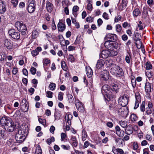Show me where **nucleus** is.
Returning a JSON list of instances; mask_svg holds the SVG:
<instances>
[{"label":"nucleus","instance_id":"4468645a","mask_svg":"<svg viewBox=\"0 0 154 154\" xmlns=\"http://www.w3.org/2000/svg\"><path fill=\"white\" fill-rule=\"evenodd\" d=\"M100 58L105 59L108 57H109V50H103L100 55Z\"/></svg>","mask_w":154,"mask_h":154},{"label":"nucleus","instance_id":"69168bd1","mask_svg":"<svg viewBox=\"0 0 154 154\" xmlns=\"http://www.w3.org/2000/svg\"><path fill=\"white\" fill-rule=\"evenodd\" d=\"M55 130V128L54 126L52 125L51 126L50 129V131L51 133L54 134V131Z\"/></svg>","mask_w":154,"mask_h":154},{"label":"nucleus","instance_id":"2eb2a0df","mask_svg":"<svg viewBox=\"0 0 154 154\" xmlns=\"http://www.w3.org/2000/svg\"><path fill=\"white\" fill-rule=\"evenodd\" d=\"M5 2L3 1H0V13L4 14L6 11Z\"/></svg>","mask_w":154,"mask_h":154},{"label":"nucleus","instance_id":"4c0bfd02","mask_svg":"<svg viewBox=\"0 0 154 154\" xmlns=\"http://www.w3.org/2000/svg\"><path fill=\"white\" fill-rule=\"evenodd\" d=\"M61 64L62 69L64 71H67L68 70V67L65 62L64 61H61Z\"/></svg>","mask_w":154,"mask_h":154},{"label":"nucleus","instance_id":"13d9d810","mask_svg":"<svg viewBox=\"0 0 154 154\" xmlns=\"http://www.w3.org/2000/svg\"><path fill=\"white\" fill-rule=\"evenodd\" d=\"M31 54L32 55L33 57H34L35 56H36L38 54V51L36 50H33L31 51Z\"/></svg>","mask_w":154,"mask_h":154},{"label":"nucleus","instance_id":"5701e85b","mask_svg":"<svg viewBox=\"0 0 154 154\" xmlns=\"http://www.w3.org/2000/svg\"><path fill=\"white\" fill-rule=\"evenodd\" d=\"M110 88L111 89V92H115L117 93L119 90L118 85L114 83L110 85Z\"/></svg>","mask_w":154,"mask_h":154},{"label":"nucleus","instance_id":"f8f14e48","mask_svg":"<svg viewBox=\"0 0 154 154\" xmlns=\"http://www.w3.org/2000/svg\"><path fill=\"white\" fill-rule=\"evenodd\" d=\"M120 100H121V105L122 107H125L128 103V98L126 96H122L120 98Z\"/></svg>","mask_w":154,"mask_h":154},{"label":"nucleus","instance_id":"b1692460","mask_svg":"<svg viewBox=\"0 0 154 154\" xmlns=\"http://www.w3.org/2000/svg\"><path fill=\"white\" fill-rule=\"evenodd\" d=\"M134 40L136 42L139 41L140 44H142V42L140 38L141 37L140 33L138 32H134Z\"/></svg>","mask_w":154,"mask_h":154},{"label":"nucleus","instance_id":"423d86ee","mask_svg":"<svg viewBox=\"0 0 154 154\" xmlns=\"http://www.w3.org/2000/svg\"><path fill=\"white\" fill-rule=\"evenodd\" d=\"M109 73L107 70H103L102 71L100 77L101 79L103 81H106L109 78Z\"/></svg>","mask_w":154,"mask_h":154},{"label":"nucleus","instance_id":"0eeeda50","mask_svg":"<svg viewBox=\"0 0 154 154\" xmlns=\"http://www.w3.org/2000/svg\"><path fill=\"white\" fill-rule=\"evenodd\" d=\"M105 39L110 41H116L117 40V36L114 34L108 33L106 35Z\"/></svg>","mask_w":154,"mask_h":154},{"label":"nucleus","instance_id":"39448f33","mask_svg":"<svg viewBox=\"0 0 154 154\" xmlns=\"http://www.w3.org/2000/svg\"><path fill=\"white\" fill-rule=\"evenodd\" d=\"M5 126H4L5 130L9 132H13L15 127L16 125L14 122L11 120V121H8Z\"/></svg>","mask_w":154,"mask_h":154},{"label":"nucleus","instance_id":"79ce46f5","mask_svg":"<svg viewBox=\"0 0 154 154\" xmlns=\"http://www.w3.org/2000/svg\"><path fill=\"white\" fill-rule=\"evenodd\" d=\"M115 140L116 143L118 144L119 145L122 144L123 142L124 141L123 139L120 138H116L115 137Z\"/></svg>","mask_w":154,"mask_h":154},{"label":"nucleus","instance_id":"393cba45","mask_svg":"<svg viewBox=\"0 0 154 154\" xmlns=\"http://www.w3.org/2000/svg\"><path fill=\"white\" fill-rule=\"evenodd\" d=\"M116 73H115L114 75L116 77L121 78L124 75V73L122 68L119 69L116 71Z\"/></svg>","mask_w":154,"mask_h":154},{"label":"nucleus","instance_id":"a878e982","mask_svg":"<svg viewBox=\"0 0 154 154\" xmlns=\"http://www.w3.org/2000/svg\"><path fill=\"white\" fill-rule=\"evenodd\" d=\"M127 0H122V2L121 5L119 6L118 8L120 10H122L124 8H125L127 4Z\"/></svg>","mask_w":154,"mask_h":154},{"label":"nucleus","instance_id":"e2e57ef3","mask_svg":"<svg viewBox=\"0 0 154 154\" xmlns=\"http://www.w3.org/2000/svg\"><path fill=\"white\" fill-rule=\"evenodd\" d=\"M66 134L64 133H62L61 134V140L63 141L66 138Z\"/></svg>","mask_w":154,"mask_h":154},{"label":"nucleus","instance_id":"09e8293b","mask_svg":"<svg viewBox=\"0 0 154 154\" xmlns=\"http://www.w3.org/2000/svg\"><path fill=\"white\" fill-rule=\"evenodd\" d=\"M145 101H143L140 106V108L142 112H143L145 111Z\"/></svg>","mask_w":154,"mask_h":154},{"label":"nucleus","instance_id":"f03ea898","mask_svg":"<svg viewBox=\"0 0 154 154\" xmlns=\"http://www.w3.org/2000/svg\"><path fill=\"white\" fill-rule=\"evenodd\" d=\"M104 46L108 50L116 49L120 45L116 41H106L104 44Z\"/></svg>","mask_w":154,"mask_h":154},{"label":"nucleus","instance_id":"c85d7f7f","mask_svg":"<svg viewBox=\"0 0 154 154\" xmlns=\"http://www.w3.org/2000/svg\"><path fill=\"white\" fill-rule=\"evenodd\" d=\"M75 106L79 112H82L84 111V108L82 103H78V104Z\"/></svg>","mask_w":154,"mask_h":154},{"label":"nucleus","instance_id":"864d4df0","mask_svg":"<svg viewBox=\"0 0 154 154\" xmlns=\"http://www.w3.org/2000/svg\"><path fill=\"white\" fill-rule=\"evenodd\" d=\"M131 121L133 122L136 121L137 118V116L134 114H133L131 115Z\"/></svg>","mask_w":154,"mask_h":154},{"label":"nucleus","instance_id":"7ed1b4c3","mask_svg":"<svg viewBox=\"0 0 154 154\" xmlns=\"http://www.w3.org/2000/svg\"><path fill=\"white\" fill-rule=\"evenodd\" d=\"M15 25L17 30L21 33L22 35H25L27 31V28L25 25L19 21L16 22Z\"/></svg>","mask_w":154,"mask_h":154},{"label":"nucleus","instance_id":"c9c22d12","mask_svg":"<svg viewBox=\"0 0 154 154\" xmlns=\"http://www.w3.org/2000/svg\"><path fill=\"white\" fill-rule=\"evenodd\" d=\"M87 137V132L85 130L83 129L82 132V140L83 141L86 140Z\"/></svg>","mask_w":154,"mask_h":154},{"label":"nucleus","instance_id":"4be33fe9","mask_svg":"<svg viewBox=\"0 0 154 154\" xmlns=\"http://www.w3.org/2000/svg\"><path fill=\"white\" fill-rule=\"evenodd\" d=\"M86 73L87 76L88 78H91L92 77L93 74L92 70L89 66L86 67Z\"/></svg>","mask_w":154,"mask_h":154},{"label":"nucleus","instance_id":"49530a36","mask_svg":"<svg viewBox=\"0 0 154 154\" xmlns=\"http://www.w3.org/2000/svg\"><path fill=\"white\" fill-rule=\"evenodd\" d=\"M49 87L50 90L53 91L55 89L56 84L54 83H51L50 84Z\"/></svg>","mask_w":154,"mask_h":154},{"label":"nucleus","instance_id":"338daca9","mask_svg":"<svg viewBox=\"0 0 154 154\" xmlns=\"http://www.w3.org/2000/svg\"><path fill=\"white\" fill-rule=\"evenodd\" d=\"M25 6V3L23 2H21L19 3V6L20 8H24Z\"/></svg>","mask_w":154,"mask_h":154},{"label":"nucleus","instance_id":"a19ab883","mask_svg":"<svg viewBox=\"0 0 154 154\" xmlns=\"http://www.w3.org/2000/svg\"><path fill=\"white\" fill-rule=\"evenodd\" d=\"M5 130H0V140H1L2 139H4L5 137Z\"/></svg>","mask_w":154,"mask_h":154},{"label":"nucleus","instance_id":"58836bf2","mask_svg":"<svg viewBox=\"0 0 154 154\" xmlns=\"http://www.w3.org/2000/svg\"><path fill=\"white\" fill-rule=\"evenodd\" d=\"M54 116L55 117V120L59 119L61 117L60 112L55 111L54 113Z\"/></svg>","mask_w":154,"mask_h":154},{"label":"nucleus","instance_id":"f257e3e1","mask_svg":"<svg viewBox=\"0 0 154 154\" xmlns=\"http://www.w3.org/2000/svg\"><path fill=\"white\" fill-rule=\"evenodd\" d=\"M28 129L27 127L24 126L22 129H19L16 133L15 138L16 140L19 143H22L26 138L28 134Z\"/></svg>","mask_w":154,"mask_h":154},{"label":"nucleus","instance_id":"6e6d98bb","mask_svg":"<svg viewBox=\"0 0 154 154\" xmlns=\"http://www.w3.org/2000/svg\"><path fill=\"white\" fill-rule=\"evenodd\" d=\"M30 71L32 74L34 75L36 73V69L35 68L32 67L30 69Z\"/></svg>","mask_w":154,"mask_h":154},{"label":"nucleus","instance_id":"1a4fd4ad","mask_svg":"<svg viewBox=\"0 0 154 154\" xmlns=\"http://www.w3.org/2000/svg\"><path fill=\"white\" fill-rule=\"evenodd\" d=\"M112 92H110L109 94H106L104 95V97L105 101L107 103V101L109 102L113 100L114 96L112 94Z\"/></svg>","mask_w":154,"mask_h":154},{"label":"nucleus","instance_id":"f704fd0d","mask_svg":"<svg viewBox=\"0 0 154 154\" xmlns=\"http://www.w3.org/2000/svg\"><path fill=\"white\" fill-rule=\"evenodd\" d=\"M28 6L36 7V2L35 0H28L27 2Z\"/></svg>","mask_w":154,"mask_h":154},{"label":"nucleus","instance_id":"dca6fc26","mask_svg":"<svg viewBox=\"0 0 154 154\" xmlns=\"http://www.w3.org/2000/svg\"><path fill=\"white\" fill-rule=\"evenodd\" d=\"M109 109L110 110H113L114 109H118V107L117 105H119L118 104H116V101L115 100H112L109 103Z\"/></svg>","mask_w":154,"mask_h":154},{"label":"nucleus","instance_id":"a18cd8bd","mask_svg":"<svg viewBox=\"0 0 154 154\" xmlns=\"http://www.w3.org/2000/svg\"><path fill=\"white\" fill-rule=\"evenodd\" d=\"M153 72H152L151 71H148L146 72V75L148 78H150L152 76L154 75Z\"/></svg>","mask_w":154,"mask_h":154},{"label":"nucleus","instance_id":"c756f323","mask_svg":"<svg viewBox=\"0 0 154 154\" xmlns=\"http://www.w3.org/2000/svg\"><path fill=\"white\" fill-rule=\"evenodd\" d=\"M106 63L112 68L116 65L114 61L112 60V59H108L106 60Z\"/></svg>","mask_w":154,"mask_h":154},{"label":"nucleus","instance_id":"4d7b16f0","mask_svg":"<svg viewBox=\"0 0 154 154\" xmlns=\"http://www.w3.org/2000/svg\"><path fill=\"white\" fill-rule=\"evenodd\" d=\"M122 19V17L120 15H118L115 18L114 21L115 22H118L119 21H121Z\"/></svg>","mask_w":154,"mask_h":154},{"label":"nucleus","instance_id":"f3484780","mask_svg":"<svg viewBox=\"0 0 154 154\" xmlns=\"http://www.w3.org/2000/svg\"><path fill=\"white\" fill-rule=\"evenodd\" d=\"M133 127L130 124L128 125L125 129V134L128 135L132 134L133 133Z\"/></svg>","mask_w":154,"mask_h":154},{"label":"nucleus","instance_id":"e433bc0d","mask_svg":"<svg viewBox=\"0 0 154 154\" xmlns=\"http://www.w3.org/2000/svg\"><path fill=\"white\" fill-rule=\"evenodd\" d=\"M68 97V101L69 103H73L74 99L72 95L70 94L67 95Z\"/></svg>","mask_w":154,"mask_h":154},{"label":"nucleus","instance_id":"7c9ffc66","mask_svg":"<svg viewBox=\"0 0 154 154\" xmlns=\"http://www.w3.org/2000/svg\"><path fill=\"white\" fill-rule=\"evenodd\" d=\"M109 57H113L116 56L118 54V52L114 49L109 50Z\"/></svg>","mask_w":154,"mask_h":154},{"label":"nucleus","instance_id":"2f4dec72","mask_svg":"<svg viewBox=\"0 0 154 154\" xmlns=\"http://www.w3.org/2000/svg\"><path fill=\"white\" fill-rule=\"evenodd\" d=\"M140 14V11L139 9L137 8L135 9L133 12V15L134 18L137 17Z\"/></svg>","mask_w":154,"mask_h":154},{"label":"nucleus","instance_id":"c03bdc74","mask_svg":"<svg viewBox=\"0 0 154 154\" xmlns=\"http://www.w3.org/2000/svg\"><path fill=\"white\" fill-rule=\"evenodd\" d=\"M115 148L114 147H113V149H112V151L113 152L115 153V154H116V153L115 152H114V151L116 150V151L117 152H118V153H119L120 154H123V153H124V151H123V150L122 149H115V150H114V149H113V148Z\"/></svg>","mask_w":154,"mask_h":154},{"label":"nucleus","instance_id":"9b49d317","mask_svg":"<svg viewBox=\"0 0 154 154\" xmlns=\"http://www.w3.org/2000/svg\"><path fill=\"white\" fill-rule=\"evenodd\" d=\"M11 119L9 118L6 116L3 117L1 118L0 117V123L2 126H5L8 121H11Z\"/></svg>","mask_w":154,"mask_h":154},{"label":"nucleus","instance_id":"72a5a7b5","mask_svg":"<svg viewBox=\"0 0 154 154\" xmlns=\"http://www.w3.org/2000/svg\"><path fill=\"white\" fill-rule=\"evenodd\" d=\"M131 81L133 87L134 88L135 87L136 85V81L135 77L133 75H131Z\"/></svg>","mask_w":154,"mask_h":154},{"label":"nucleus","instance_id":"5fc2aeb1","mask_svg":"<svg viewBox=\"0 0 154 154\" xmlns=\"http://www.w3.org/2000/svg\"><path fill=\"white\" fill-rule=\"evenodd\" d=\"M11 2L14 7H16L18 5V0H11Z\"/></svg>","mask_w":154,"mask_h":154},{"label":"nucleus","instance_id":"6e6552de","mask_svg":"<svg viewBox=\"0 0 154 154\" xmlns=\"http://www.w3.org/2000/svg\"><path fill=\"white\" fill-rule=\"evenodd\" d=\"M101 92L103 95L109 94L111 92L110 87L107 85H104L102 87Z\"/></svg>","mask_w":154,"mask_h":154},{"label":"nucleus","instance_id":"774afa93","mask_svg":"<svg viewBox=\"0 0 154 154\" xmlns=\"http://www.w3.org/2000/svg\"><path fill=\"white\" fill-rule=\"evenodd\" d=\"M86 21L88 22H92L93 21V18L91 17H89L86 18Z\"/></svg>","mask_w":154,"mask_h":154},{"label":"nucleus","instance_id":"aec40b11","mask_svg":"<svg viewBox=\"0 0 154 154\" xmlns=\"http://www.w3.org/2000/svg\"><path fill=\"white\" fill-rule=\"evenodd\" d=\"M72 116L71 114H66L65 117V119L66 122V124L69 125H71V120L72 119Z\"/></svg>","mask_w":154,"mask_h":154},{"label":"nucleus","instance_id":"37998d69","mask_svg":"<svg viewBox=\"0 0 154 154\" xmlns=\"http://www.w3.org/2000/svg\"><path fill=\"white\" fill-rule=\"evenodd\" d=\"M119 124L123 128H125L127 127V123L124 121H121L119 122Z\"/></svg>","mask_w":154,"mask_h":154},{"label":"nucleus","instance_id":"bb28decb","mask_svg":"<svg viewBox=\"0 0 154 154\" xmlns=\"http://www.w3.org/2000/svg\"><path fill=\"white\" fill-rule=\"evenodd\" d=\"M7 56L5 54L3 53H0V61L2 63L6 61Z\"/></svg>","mask_w":154,"mask_h":154},{"label":"nucleus","instance_id":"de8ad7c7","mask_svg":"<svg viewBox=\"0 0 154 154\" xmlns=\"http://www.w3.org/2000/svg\"><path fill=\"white\" fill-rule=\"evenodd\" d=\"M38 35V32L36 30L33 31L32 32V37L33 38H35Z\"/></svg>","mask_w":154,"mask_h":154},{"label":"nucleus","instance_id":"473e14b6","mask_svg":"<svg viewBox=\"0 0 154 154\" xmlns=\"http://www.w3.org/2000/svg\"><path fill=\"white\" fill-rule=\"evenodd\" d=\"M27 9L28 12L30 14L33 13L36 9L35 7L27 6Z\"/></svg>","mask_w":154,"mask_h":154},{"label":"nucleus","instance_id":"a211bd4d","mask_svg":"<svg viewBox=\"0 0 154 154\" xmlns=\"http://www.w3.org/2000/svg\"><path fill=\"white\" fill-rule=\"evenodd\" d=\"M105 62L104 60L100 59L98 60L97 63L96 65V69H99L103 66Z\"/></svg>","mask_w":154,"mask_h":154},{"label":"nucleus","instance_id":"680f3d73","mask_svg":"<svg viewBox=\"0 0 154 154\" xmlns=\"http://www.w3.org/2000/svg\"><path fill=\"white\" fill-rule=\"evenodd\" d=\"M69 60L71 62H74V61L75 59L72 55L70 54L69 55Z\"/></svg>","mask_w":154,"mask_h":154},{"label":"nucleus","instance_id":"9d476101","mask_svg":"<svg viewBox=\"0 0 154 154\" xmlns=\"http://www.w3.org/2000/svg\"><path fill=\"white\" fill-rule=\"evenodd\" d=\"M152 84L148 82L146 83L145 86V91L147 95H150L151 92Z\"/></svg>","mask_w":154,"mask_h":154},{"label":"nucleus","instance_id":"ea45409f","mask_svg":"<svg viewBox=\"0 0 154 154\" xmlns=\"http://www.w3.org/2000/svg\"><path fill=\"white\" fill-rule=\"evenodd\" d=\"M146 70H149L152 68V65L149 61H148L146 63Z\"/></svg>","mask_w":154,"mask_h":154},{"label":"nucleus","instance_id":"20e7f679","mask_svg":"<svg viewBox=\"0 0 154 154\" xmlns=\"http://www.w3.org/2000/svg\"><path fill=\"white\" fill-rule=\"evenodd\" d=\"M8 33L9 36L14 39L18 40L20 38V32L14 29H9Z\"/></svg>","mask_w":154,"mask_h":154},{"label":"nucleus","instance_id":"8fccbe9b","mask_svg":"<svg viewBox=\"0 0 154 154\" xmlns=\"http://www.w3.org/2000/svg\"><path fill=\"white\" fill-rule=\"evenodd\" d=\"M122 26L120 24H117L116 26V31L118 32H120L122 30Z\"/></svg>","mask_w":154,"mask_h":154},{"label":"nucleus","instance_id":"0e129e2a","mask_svg":"<svg viewBox=\"0 0 154 154\" xmlns=\"http://www.w3.org/2000/svg\"><path fill=\"white\" fill-rule=\"evenodd\" d=\"M43 62L44 65L47 66L48 64L50 63V60L47 59H46Z\"/></svg>","mask_w":154,"mask_h":154},{"label":"nucleus","instance_id":"bf43d9fd","mask_svg":"<svg viewBox=\"0 0 154 154\" xmlns=\"http://www.w3.org/2000/svg\"><path fill=\"white\" fill-rule=\"evenodd\" d=\"M120 132L119 133L118 132H116V134L120 137H123L125 133L124 131L123 130H121Z\"/></svg>","mask_w":154,"mask_h":154},{"label":"nucleus","instance_id":"cd10ccee","mask_svg":"<svg viewBox=\"0 0 154 154\" xmlns=\"http://www.w3.org/2000/svg\"><path fill=\"white\" fill-rule=\"evenodd\" d=\"M120 68L119 66L116 65L111 68L110 72L112 74L114 75L115 73H116V71Z\"/></svg>","mask_w":154,"mask_h":154},{"label":"nucleus","instance_id":"ddd939ff","mask_svg":"<svg viewBox=\"0 0 154 154\" xmlns=\"http://www.w3.org/2000/svg\"><path fill=\"white\" fill-rule=\"evenodd\" d=\"M5 46L8 49H11L13 48V43L10 40L6 39L4 43Z\"/></svg>","mask_w":154,"mask_h":154},{"label":"nucleus","instance_id":"412c9836","mask_svg":"<svg viewBox=\"0 0 154 154\" xmlns=\"http://www.w3.org/2000/svg\"><path fill=\"white\" fill-rule=\"evenodd\" d=\"M57 27L59 31L63 32L65 29V25L62 22H59L57 24Z\"/></svg>","mask_w":154,"mask_h":154},{"label":"nucleus","instance_id":"3c124183","mask_svg":"<svg viewBox=\"0 0 154 154\" xmlns=\"http://www.w3.org/2000/svg\"><path fill=\"white\" fill-rule=\"evenodd\" d=\"M53 93L50 91L46 92V96L48 98H52L53 97Z\"/></svg>","mask_w":154,"mask_h":154},{"label":"nucleus","instance_id":"603ef678","mask_svg":"<svg viewBox=\"0 0 154 154\" xmlns=\"http://www.w3.org/2000/svg\"><path fill=\"white\" fill-rule=\"evenodd\" d=\"M64 94L61 92H59L58 94V99L59 100L62 101L63 99V95Z\"/></svg>","mask_w":154,"mask_h":154},{"label":"nucleus","instance_id":"052dcab7","mask_svg":"<svg viewBox=\"0 0 154 154\" xmlns=\"http://www.w3.org/2000/svg\"><path fill=\"white\" fill-rule=\"evenodd\" d=\"M133 146L134 150H137L138 148V145L137 143L136 142H134L133 144Z\"/></svg>","mask_w":154,"mask_h":154},{"label":"nucleus","instance_id":"6ab92c4d","mask_svg":"<svg viewBox=\"0 0 154 154\" xmlns=\"http://www.w3.org/2000/svg\"><path fill=\"white\" fill-rule=\"evenodd\" d=\"M46 8L47 11L48 12H51L52 11L53 8V4L50 2L47 1L46 4Z\"/></svg>","mask_w":154,"mask_h":154}]
</instances>
